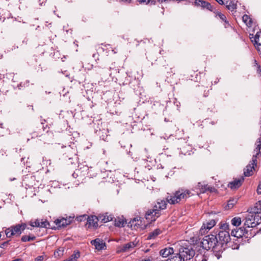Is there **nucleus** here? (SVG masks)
<instances>
[{
  "mask_svg": "<svg viewBox=\"0 0 261 261\" xmlns=\"http://www.w3.org/2000/svg\"><path fill=\"white\" fill-rule=\"evenodd\" d=\"M248 212L245 218L243 219V226L232 230L231 236L250 239L254 236L255 232H252V228L260 223L259 221L261 219V201L256 203L253 207L248 211Z\"/></svg>",
  "mask_w": 261,
  "mask_h": 261,
  "instance_id": "1",
  "label": "nucleus"
},
{
  "mask_svg": "<svg viewBox=\"0 0 261 261\" xmlns=\"http://www.w3.org/2000/svg\"><path fill=\"white\" fill-rule=\"evenodd\" d=\"M217 236L215 231L204 236L201 242V245L203 249L207 251L212 250L213 252H216L217 258L219 259L221 257L220 253L222 251Z\"/></svg>",
  "mask_w": 261,
  "mask_h": 261,
  "instance_id": "2",
  "label": "nucleus"
},
{
  "mask_svg": "<svg viewBox=\"0 0 261 261\" xmlns=\"http://www.w3.org/2000/svg\"><path fill=\"white\" fill-rule=\"evenodd\" d=\"M32 138L40 137L44 143H46L53 137V133L49 132V127L43 121L38 122L33 126L32 132L31 133Z\"/></svg>",
  "mask_w": 261,
  "mask_h": 261,
  "instance_id": "3",
  "label": "nucleus"
},
{
  "mask_svg": "<svg viewBox=\"0 0 261 261\" xmlns=\"http://www.w3.org/2000/svg\"><path fill=\"white\" fill-rule=\"evenodd\" d=\"M167 202L164 200H158L152 209L148 210L145 214V218L148 222L155 221L161 214V211L167 207Z\"/></svg>",
  "mask_w": 261,
  "mask_h": 261,
  "instance_id": "4",
  "label": "nucleus"
},
{
  "mask_svg": "<svg viewBox=\"0 0 261 261\" xmlns=\"http://www.w3.org/2000/svg\"><path fill=\"white\" fill-rule=\"evenodd\" d=\"M192 195L190 190L180 188L173 193L172 195L168 196L166 199L170 204H175L179 203L182 200H186Z\"/></svg>",
  "mask_w": 261,
  "mask_h": 261,
  "instance_id": "5",
  "label": "nucleus"
},
{
  "mask_svg": "<svg viewBox=\"0 0 261 261\" xmlns=\"http://www.w3.org/2000/svg\"><path fill=\"white\" fill-rule=\"evenodd\" d=\"M215 232L217 236L218 241L220 245V248L221 249V251L222 252L227 248V245H229V243L231 240L229 231L217 230Z\"/></svg>",
  "mask_w": 261,
  "mask_h": 261,
  "instance_id": "6",
  "label": "nucleus"
},
{
  "mask_svg": "<svg viewBox=\"0 0 261 261\" xmlns=\"http://www.w3.org/2000/svg\"><path fill=\"white\" fill-rule=\"evenodd\" d=\"M180 256L182 257L183 261H186L192 258L195 254V252L192 246L186 247L180 246L177 250Z\"/></svg>",
  "mask_w": 261,
  "mask_h": 261,
  "instance_id": "7",
  "label": "nucleus"
},
{
  "mask_svg": "<svg viewBox=\"0 0 261 261\" xmlns=\"http://www.w3.org/2000/svg\"><path fill=\"white\" fill-rule=\"evenodd\" d=\"M62 159L64 160H75L77 158L76 150L70 146H65L62 151Z\"/></svg>",
  "mask_w": 261,
  "mask_h": 261,
  "instance_id": "8",
  "label": "nucleus"
},
{
  "mask_svg": "<svg viewBox=\"0 0 261 261\" xmlns=\"http://www.w3.org/2000/svg\"><path fill=\"white\" fill-rule=\"evenodd\" d=\"M194 3L195 6L197 7H200L203 9H205L211 12L215 13V9L210 3L207 2L203 0H195Z\"/></svg>",
  "mask_w": 261,
  "mask_h": 261,
  "instance_id": "9",
  "label": "nucleus"
},
{
  "mask_svg": "<svg viewBox=\"0 0 261 261\" xmlns=\"http://www.w3.org/2000/svg\"><path fill=\"white\" fill-rule=\"evenodd\" d=\"M99 221L98 217L94 215L89 216L86 224V227L87 228H90L91 227H93L95 229L97 228L98 226V221Z\"/></svg>",
  "mask_w": 261,
  "mask_h": 261,
  "instance_id": "10",
  "label": "nucleus"
},
{
  "mask_svg": "<svg viewBox=\"0 0 261 261\" xmlns=\"http://www.w3.org/2000/svg\"><path fill=\"white\" fill-rule=\"evenodd\" d=\"M177 146L178 149L180 150L181 153L184 154L185 155L188 152V149H187V148H190L187 142L182 139H179L178 140L177 142Z\"/></svg>",
  "mask_w": 261,
  "mask_h": 261,
  "instance_id": "11",
  "label": "nucleus"
},
{
  "mask_svg": "<svg viewBox=\"0 0 261 261\" xmlns=\"http://www.w3.org/2000/svg\"><path fill=\"white\" fill-rule=\"evenodd\" d=\"M252 160L250 161V163L247 165L244 169V175L245 176H250L253 174V170L254 169V166H256L257 163L253 164Z\"/></svg>",
  "mask_w": 261,
  "mask_h": 261,
  "instance_id": "12",
  "label": "nucleus"
},
{
  "mask_svg": "<svg viewBox=\"0 0 261 261\" xmlns=\"http://www.w3.org/2000/svg\"><path fill=\"white\" fill-rule=\"evenodd\" d=\"M91 244L94 246L96 249L98 250H101L105 249L106 247V243L100 239L97 238L91 241Z\"/></svg>",
  "mask_w": 261,
  "mask_h": 261,
  "instance_id": "13",
  "label": "nucleus"
},
{
  "mask_svg": "<svg viewBox=\"0 0 261 261\" xmlns=\"http://www.w3.org/2000/svg\"><path fill=\"white\" fill-rule=\"evenodd\" d=\"M175 251L172 247H166L160 251V255L163 257H169Z\"/></svg>",
  "mask_w": 261,
  "mask_h": 261,
  "instance_id": "14",
  "label": "nucleus"
},
{
  "mask_svg": "<svg viewBox=\"0 0 261 261\" xmlns=\"http://www.w3.org/2000/svg\"><path fill=\"white\" fill-rule=\"evenodd\" d=\"M234 237L236 238V239H234L233 242H231V240L230 241V242L229 243V245H227V248L231 247L232 249H238L239 248L240 245L241 244H243L242 243V238L243 237H240V238H238V237Z\"/></svg>",
  "mask_w": 261,
  "mask_h": 261,
  "instance_id": "15",
  "label": "nucleus"
},
{
  "mask_svg": "<svg viewBox=\"0 0 261 261\" xmlns=\"http://www.w3.org/2000/svg\"><path fill=\"white\" fill-rule=\"evenodd\" d=\"M244 178L241 177L240 178L236 179L233 181L229 183L228 186L231 189H236L239 188L242 184Z\"/></svg>",
  "mask_w": 261,
  "mask_h": 261,
  "instance_id": "16",
  "label": "nucleus"
},
{
  "mask_svg": "<svg viewBox=\"0 0 261 261\" xmlns=\"http://www.w3.org/2000/svg\"><path fill=\"white\" fill-rule=\"evenodd\" d=\"M196 188L199 189L200 192L202 193H205L207 191L212 192L214 190L213 187H208L207 185L203 184L201 182H198Z\"/></svg>",
  "mask_w": 261,
  "mask_h": 261,
  "instance_id": "17",
  "label": "nucleus"
},
{
  "mask_svg": "<svg viewBox=\"0 0 261 261\" xmlns=\"http://www.w3.org/2000/svg\"><path fill=\"white\" fill-rule=\"evenodd\" d=\"M255 154L253 155L252 158V162L253 164L257 162V159L261 156V143L256 145V147L254 150Z\"/></svg>",
  "mask_w": 261,
  "mask_h": 261,
  "instance_id": "18",
  "label": "nucleus"
},
{
  "mask_svg": "<svg viewBox=\"0 0 261 261\" xmlns=\"http://www.w3.org/2000/svg\"><path fill=\"white\" fill-rule=\"evenodd\" d=\"M135 247V244L134 242H129L127 244L122 245L119 247V252H124L129 251L131 249Z\"/></svg>",
  "mask_w": 261,
  "mask_h": 261,
  "instance_id": "19",
  "label": "nucleus"
},
{
  "mask_svg": "<svg viewBox=\"0 0 261 261\" xmlns=\"http://www.w3.org/2000/svg\"><path fill=\"white\" fill-rule=\"evenodd\" d=\"M54 223L57 225V227H65L67 225L70 224V221H67V219L64 218L61 219H57L54 221Z\"/></svg>",
  "mask_w": 261,
  "mask_h": 261,
  "instance_id": "20",
  "label": "nucleus"
},
{
  "mask_svg": "<svg viewBox=\"0 0 261 261\" xmlns=\"http://www.w3.org/2000/svg\"><path fill=\"white\" fill-rule=\"evenodd\" d=\"M98 219L103 223H107L108 222L113 220V216L112 215H109L108 213L105 214L99 215L98 216Z\"/></svg>",
  "mask_w": 261,
  "mask_h": 261,
  "instance_id": "21",
  "label": "nucleus"
},
{
  "mask_svg": "<svg viewBox=\"0 0 261 261\" xmlns=\"http://www.w3.org/2000/svg\"><path fill=\"white\" fill-rule=\"evenodd\" d=\"M39 227L45 228L47 229H55V226L51 225L46 220L39 219Z\"/></svg>",
  "mask_w": 261,
  "mask_h": 261,
  "instance_id": "22",
  "label": "nucleus"
},
{
  "mask_svg": "<svg viewBox=\"0 0 261 261\" xmlns=\"http://www.w3.org/2000/svg\"><path fill=\"white\" fill-rule=\"evenodd\" d=\"M216 224V222L215 219H211L208 221L206 222V223H203L202 226L201 228V230L203 229H211Z\"/></svg>",
  "mask_w": 261,
  "mask_h": 261,
  "instance_id": "23",
  "label": "nucleus"
},
{
  "mask_svg": "<svg viewBox=\"0 0 261 261\" xmlns=\"http://www.w3.org/2000/svg\"><path fill=\"white\" fill-rule=\"evenodd\" d=\"M140 218V217L134 218L129 222L128 226H130V227L141 226L142 221Z\"/></svg>",
  "mask_w": 261,
  "mask_h": 261,
  "instance_id": "24",
  "label": "nucleus"
},
{
  "mask_svg": "<svg viewBox=\"0 0 261 261\" xmlns=\"http://www.w3.org/2000/svg\"><path fill=\"white\" fill-rule=\"evenodd\" d=\"M252 42L254 43V44L256 46H259L261 45V32H258L255 34L254 39L252 40Z\"/></svg>",
  "mask_w": 261,
  "mask_h": 261,
  "instance_id": "25",
  "label": "nucleus"
},
{
  "mask_svg": "<svg viewBox=\"0 0 261 261\" xmlns=\"http://www.w3.org/2000/svg\"><path fill=\"white\" fill-rule=\"evenodd\" d=\"M226 8L231 11H233L237 9V3L234 2L233 1H231L230 2L226 1L225 2Z\"/></svg>",
  "mask_w": 261,
  "mask_h": 261,
  "instance_id": "26",
  "label": "nucleus"
},
{
  "mask_svg": "<svg viewBox=\"0 0 261 261\" xmlns=\"http://www.w3.org/2000/svg\"><path fill=\"white\" fill-rule=\"evenodd\" d=\"M161 232H162V231L160 229L156 228V229H154L153 231L150 232L148 233V235L147 236V239L148 240L154 239L158 235L161 234Z\"/></svg>",
  "mask_w": 261,
  "mask_h": 261,
  "instance_id": "27",
  "label": "nucleus"
},
{
  "mask_svg": "<svg viewBox=\"0 0 261 261\" xmlns=\"http://www.w3.org/2000/svg\"><path fill=\"white\" fill-rule=\"evenodd\" d=\"M81 256V253L78 250H74L73 254L70 255L68 258V261H77V259L80 258Z\"/></svg>",
  "mask_w": 261,
  "mask_h": 261,
  "instance_id": "28",
  "label": "nucleus"
},
{
  "mask_svg": "<svg viewBox=\"0 0 261 261\" xmlns=\"http://www.w3.org/2000/svg\"><path fill=\"white\" fill-rule=\"evenodd\" d=\"M125 223H126V220H124L122 217H117V218H115L114 221V225L119 227H123Z\"/></svg>",
  "mask_w": 261,
  "mask_h": 261,
  "instance_id": "29",
  "label": "nucleus"
},
{
  "mask_svg": "<svg viewBox=\"0 0 261 261\" xmlns=\"http://www.w3.org/2000/svg\"><path fill=\"white\" fill-rule=\"evenodd\" d=\"M217 16H219V17L224 22V25L225 28L228 27L229 25V22L227 20L226 17L225 15L221 12H218L215 10V13Z\"/></svg>",
  "mask_w": 261,
  "mask_h": 261,
  "instance_id": "30",
  "label": "nucleus"
},
{
  "mask_svg": "<svg viewBox=\"0 0 261 261\" xmlns=\"http://www.w3.org/2000/svg\"><path fill=\"white\" fill-rule=\"evenodd\" d=\"M11 230H13L14 235L16 236H19L22 232L20 230V226L18 224L16 225L11 226Z\"/></svg>",
  "mask_w": 261,
  "mask_h": 261,
  "instance_id": "31",
  "label": "nucleus"
},
{
  "mask_svg": "<svg viewBox=\"0 0 261 261\" xmlns=\"http://www.w3.org/2000/svg\"><path fill=\"white\" fill-rule=\"evenodd\" d=\"M242 20L243 22L249 27L252 26V21L251 18L247 14H245L242 17Z\"/></svg>",
  "mask_w": 261,
  "mask_h": 261,
  "instance_id": "32",
  "label": "nucleus"
},
{
  "mask_svg": "<svg viewBox=\"0 0 261 261\" xmlns=\"http://www.w3.org/2000/svg\"><path fill=\"white\" fill-rule=\"evenodd\" d=\"M207 257L205 254L198 253L195 257V261H207Z\"/></svg>",
  "mask_w": 261,
  "mask_h": 261,
  "instance_id": "33",
  "label": "nucleus"
},
{
  "mask_svg": "<svg viewBox=\"0 0 261 261\" xmlns=\"http://www.w3.org/2000/svg\"><path fill=\"white\" fill-rule=\"evenodd\" d=\"M237 200L234 198L230 199L228 201L227 205L225 206L226 210H229L232 208L233 206L237 203Z\"/></svg>",
  "mask_w": 261,
  "mask_h": 261,
  "instance_id": "34",
  "label": "nucleus"
},
{
  "mask_svg": "<svg viewBox=\"0 0 261 261\" xmlns=\"http://www.w3.org/2000/svg\"><path fill=\"white\" fill-rule=\"evenodd\" d=\"M136 2L139 3V4L154 5L156 4L154 0H136Z\"/></svg>",
  "mask_w": 261,
  "mask_h": 261,
  "instance_id": "35",
  "label": "nucleus"
},
{
  "mask_svg": "<svg viewBox=\"0 0 261 261\" xmlns=\"http://www.w3.org/2000/svg\"><path fill=\"white\" fill-rule=\"evenodd\" d=\"M36 239V237L34 236H23L21 238V241L22 242H29L32 241H34Z\"/></svg>",
  "mask_w": 261,
  "mask_h": 261,
  "instance_id": "36",
  "label": "nucleus"
},
{
  "mask_svg": "<svg viewBox=\"0 0 261 261\" xmlns=\"http://www.w3.org/2000/svg\"><path fill=\"white\" fill-rule=\"evenodd\" d=\"M231 222L232 225H233V226H239V225H241L242 220L241 218L240 217H234L232 219Z\"/></svg>",
  "mask_w": 261,
  "mask_h": 261,
  "instance_id": "37",
  "label": "nucleus"
},
{
  "mask_svg": "<svg viewBox=\"0 0 261 261\" xmlns=\"http://www.w3.org/2000/svg\"><path fill=\"white\" fill-rule=\"evenodd\" d=\"M108 69L111 72L110 73H109L110 76L112 75V73L115 74L118 72L117 71V70H118V69H117V67H116L115 63H112L111 65L109 67Z\"/></svg>",
  "mask_w": 261,
  "mask_h": 261,
  "instance_id": "38",
  "label": "nucleus"
},
{
  "mask_svg": "<svg viewBox=\"0 0 261 261\" xmlns=\"http://www.w3.org/2000/svg\"><path fill=\"white\" fill-rule=\"evenodd\" d=\"M229 224L226 223L221 222L220 223L219 229L218 230L229 231Z\"/></svg>",
  "mask_w": 261,
  "mask_h": 261,
  "instance_id": "39",
  "label": "nucleus"
},
{
  "mask_svg": "<svg viewBox=\"0 0 261 261\" xmlns=\"http://www.w3.org/2000/svg\"><path fill=\"white\" fill-rule=\"evenodd\" d=\"M147 58L148 59V61L151 62L152 65L153 64V61H156V56H155V54L154 53H148L147 56Z\"/></svg>",
  "mask_w": 261,
  "mask_h": 261,
  "instance_id": "40",
  "label": "nucleus"
},
{
  "mask_svg": "<svg viewBox=\"0 0 261 261\" xmlns=\"http://www.w3.org/2000/svg\"><path fill=\"white\" fill-rule=\"evenodd\" d=\"M7 238H11L12 236H14L13 230H11V227L7 228L5 231Z\"/></svg>",
  "mask_w": 261,
  "mask_h": 261,
  "instance_id": "41",
  "label": "nucleus"
},
{
  "mask_svg": "<svg viewBox=\"0 0 261 261\" xmlns=\"http://www.w3.org/2000/svg\"><path fill=\"white\" fill-rule=\"evenodd\" d=\"M88 215L85 214L79 216H77L76 218V220L77 221L82 222L83 221L87 220V219H88Z\"/></svg>",
  "mask_w": 261,
  "mask_h": 261,
  "instance_id": "42",
  "label": "nucleus"
},
{
  "mask_svg": "<svg viewBox=\"0 0 261 261\" xmlns=\"http://www.w3.org/2000/svg\"><path fill=\"white\" fill-rule=\"evenodd\" d=\"M31 179L32 180H34L35 179V176H28L25 177L24 179H23L24 182L26 184V185H28V186H33V185H29V180Z\"/></svg>",
  "mask_w": 261,
  "mask_h": 261,
  "instance_id": "43",
  "label": "nucleus"
},
{
  "mask_svg": "<svg viewBox=\"0 0 261 261\" xmlns=\"http://www.w3.org/2000/svg\"><path fill=\"white\" fill-rule=\"evenodd\" d=\"M5 15H6V16L4 17V18H7L8 19H9L10 18H12V23H14V25L15 24L17 21H18V22H20V20H17L16 18L13 19V17L11 16V14L9 12L7 13V14H5Z\"/></svg>",
  "mask_w": 261,
  "mask_h": 261,
  "instance_id": "44",
  "label": "nucleus"
},
{
  "mask_svg": "<svg viewBox=\"0 0 261 261\" xmlns=\"http://www.w3.org/2000/svg\"><path fill=\"white\" fill-rule=\"evenodd\" d=\"M29 85V81H25L20 83L17 86L19 89H21L22 88L28 87Z\"/></svg>",
  "mask_w": 261,
  "mask_h": 261,
  "instance_id": "45",
  "label": "nucleus"
},
{
  "mask_svg": "<svg viewBox=\"0 0 261 261\" xmlns=\"http://www.w3.org/2000/svg\"><path fill=\"white\" fill-rule=\"evenodd\" d=\"M39 219H37L34 221H30V225L32 227H39Z\"/></svg>",
  "mask_w": 261,
  "mask_h": 261,
  "instance_id": "46",
  "label": "nucleus"
},
{
  "mask_svg": "<svg viewBox=\"0 0 261 261\" xmlns=\"http://www.w3.org/2000/svg\"><path fill=\"white\" fill-rule=\"evenodd\" d=\"M254 66L256 67V72L259 76H261V67L256 60H254Z\"/></svg>",
  "mask_w": 261,
  "mask_h": 261,
  "instance_id": "47",
  "label": "nucleus"
},
{
  "mask_svg": "<svg viewBox=\"0 0 261 261\" xmlns=\"http://www.w3.org/2000/svg\"><path fill=\"white\" fill-rule=\"evenodd\" d=\"M10 240H7L0 244V248L5 249L10 244Z\"/></svg>",
  "mask_w": 261,
  "mask_h": 261,
  "instance_id": "48",
  "label": "nucleus"
},
{
  "mask_svg": "<svg viewBox=\"0 0 261 261\" xmlns=\"http://www.w3.org/2000/svg\"><path fill=\"white\" fill-rule=\"evenodd\" d=\"M18 225H19V226H20V228L21 232H22L23 230H24L27 228V225L25 223L18 224Z\"/></svg>",
  "mask_w": 261,
  "mask_h": 261,
  "instance_id": "49",
  "label": "nucleus"
},
{
  "mask_svg": "<svg viewBox=\"0 0 261 261\" xmlns=\"http://www.w3.org/2000/svg\"><path fill=\"white\" fill-rule=\"evenodd\" d=\"M256 192L258 194H261V180L259 181L257 186Z\"/></svg>",
  "mask_w": 261,
  "mask_h": 261,
  "instance_id": "50",
  "label": "nucleus"
},
{
  "mask_svg": "<svg viewBox=\"0 0 261 261\" xmlns=\"http://www.w3.org/2000/svg\"><path fill=\"white\" fill-rule=\"evenodd\" d=\"M64 250L62 249V250L59 249L57 251H56L54 253L55 255H56V253L58 254V255H63Z\"/></svg>",
  "mask_w": 261,
  "mask_h": 261,
  "instance_id": "51",
  "label": "nucleus"
},
{
  "mask_svg": "<svg viewBox=\"0 0 261 261\" xmlns=\"http://www.w3.org/2000/svg\"><path fill=\"white\" fill-rule=\"evenodd\" d=\"M76 159L77 158H76L75 159V160H70V161H69L67 159V160H65V161L67 162V164H68V165H70V164L72 165V164H75V161L76 160Z\"/></svg>",
  "mask_w": 261,
  "mask_h": 261,
  "instance_id": "52",
  "label": "nucleus"
},
{
  "mask_svg": "<svg viewBox=\"0 0 261 261\" xmlns=\"http://www.w3.org/2000/svg\"><path fill=\"white\" fill-rule=\"evenodd\" d=\"M43 259V256L41 255V256H37L35 259V261H42Z\"/></svg>",
  "mask_w": 261,
  "mask_h": 261,
  "instance_id": "53",
  "label": "nucleus"
},
{
  "mask_svg": "<svg viewBox=\"0 0 261 261\" xmlns=\"http://www.w3.org/2000/svg\"><path fill=\"white\" fill-rule=\"evenodd\" d=\"M219 4L221 5H225V3L223 0H215Z\"/></svg>",
  "mask_w": 261,
  "mask_h": 261,
  "instance_id": "54",
  "label": "nucleus"
},
{
  "mask_svg": "<svg viewBox=\"0 0 261 261\" xmlns=\"http://www.w3.org/2000/svg\"><path fill=\"white\" fill-rule=\"evenodd\" d=\"M74 219V217H71L70 216L68 218L66 219H67V221H70V224L71 223V222H72L73 220Z\"/></svg>",
  "mask_w": 261,
  "mask_h": 261,
  "instance_id": "55",
  "label": "nucleus"
},
{
  "mask_svg": "<svg viewBox=\"0 0 261 261\" xmlns=\"http://www.w3.org/2000/svg\"><path fill=\"white\" fill-rule=\"evenodd\" d=\"M99 55L98 54L96 53V54H94L93 55V57L95 59V60L97 58L98 59V57Z\"/></svg>",
  "mask_w": 261,
  "mask_h": 261,
  "instance_id": "56",
  "label": "nucleus"
},
{
  "mask_svg": "<svg viewBox=\"0 0 261 261\" xmlns=\"http://www.w3.org/2000/svg\"><path fill=\"white\" fill-rule=\"evenodd\" d=\"M256 143L260 144L261 143V137L259 138L256 141Z\"/></svg>",
  "mask_w": 261,
  "mask_h": 261,
  "instance_id": "57",
  "label": "nucleus"
},
{
  "mask_svg": "<svg viewBox=\"0 0 261 261\" xmlns=\"http://www.w3.org/2000/svg\"><path fill=\"white\" fill-rule=\"evenodd\" d=\"M12 261H23L22 259L21 258H17L16 259H14Z\"/></svg>",
  "mask_w": 261,
  "mask_h": 261,
  "instance_id": "58",
  "label": "nucleus"
},
{
  "mask_svg": "<svg viewBox=\"0 0 261 261\" xmlns=\"http://www.w3.org/2000/svg\"><path fill=\"white\" fill-rule=\"evenodd\" d=\"M159 2L163 3L167 1V0H158Z\"/></svg>",
  "mask_w": 261,
  "mask_h": 261,
  "instance_id": "59",
  "label": "nucleus"
},
{
  "mask_svg": "<svg viewBox=\"0 0 261 261\" xmlns=\"http://www.w3.org/2000/svg\"><path fill=\"white\" fill-rule=\"evenodd\" d=\"M3 123H0V128H3Z\"/></svg>",
  "mask_w": 261,
  "mask_h": 261,
  "instance_id": "60",
  "label": "nucleus"
},
{
  "mask_svg": "<svg viewBox=\"0 0 261 261\" xmlns=\"http://www.w3.org/2000/svg\"><path fill=\"white\" fill-rule=\"evenodd\" d=\"M142 261H150V260L149 259H145L142 260Z\"/></svg>",
  "mask_w": 261,
  "mask_h": 261,
  "instance_id": "61",
  "label": "nucleus"
},
{
  "mask_svg": "<svg viewBox=\"0 0 261 261\" xmlns=\"http://www.w3.org/2000/svg\"><path fill=\"white\" fill-rule=\"evenodd\" d=\"M75 175H77V174H75V172H74V173H73L72 174V176H73L74 177H75Z\"/></svg>",
  "mask_w": 261,
  "mask_h": 261,
  "instance_id": "62",
  "label": "nucleus"
},
{
  "mask_svg": "<svg viewBox=\"0 0 261 261\" xmlns=\"http://www.w3.org/2000/svg\"><path fill=\"white\" fill-rule=\"evenodd\" d=\"M165 121H167V122L168 121V120H167V118H165Z\"/></svg>",
  "mask_w": 261,
  "mask_h": 261,
  "instance_id": "63",
  "label": "nucleus"
},
{
  "mask_svg": "<svg viewBox=\"0 0 261 261\" xmlns=\"http://www.w3.org/2000/svg\"><path fill=\"white\" fill-rule=\"evenodd\" d=\"M63 261H68V260H67V259H65V260H63Z\"/></svg>",
  "mask_w": 261,
  "mask_h": 261,
  "instance_id": "64",
  "label": "nucleus"
}]
</instances>
